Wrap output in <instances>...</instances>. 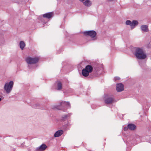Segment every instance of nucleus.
Wrapping results in <instances>:
<instances>
[{
  "mask_svg": "<svg viewBox=\"0 0 151 151\" xmlns=\"http://www.w3.org/2000/svg\"><path fill=\"white\" fill-rule=\"evenodd\" d=\"M89 73L88 71L84 69H83L82 70V73L83 76L84 77H87L89 75Z\"/></svg>",
  "mask_w": 151,
  "mask_h": 151,
  "instance_id": "a211bd4d",
  "label": "nucleus"
},
{
  "mask_svg": "<svg viewBox=\"0 0 151 151\" xmlns=\"http://www.w3.org/2000/svg\"><path fill=\"white\" fill-rule=\"evenodd\" d=\"M109 0V1H113V0Z\"/></svg>",
  "mask_w": 151,
  "mask_h": 151,
  "instance_id": "2f4dec72",
  "label": "nucleus"
},
{
  "mask_svg": "<svg viewBox=\"0 0 151 151\" xmlns=\"http://www.w3.org/2000/svg\"><path fill=\"white\" fill-rule=\"evenodd\" d=\"M19 46L20 48L22 50H23L25 46L24 42L23 41H21L19 43Z\"/></svg>",
  "mask_w": 151,
  "mask_h": 151,
  "instance_id": "412c9836",
  "label": "nucleus"
},
{
  "mask_svg": "<svg viewBox=\"0 0 151 151\" xmlns=\"http://www.w3.org/2000/svg\"><path fill=\"white\" fill-rule=\"evenodd\" d=\"M4 98V97L3 96H2L1 97H0V102Z\"/></svg>",
  "mask_w": 151,
  "mask_h": 151,
  "instance_id": "cd10ccee",
  "label": "nucleus"
},
{
  "mask_svg": "<svg viewBox=\"0 0 151 151\" xmlns=\"http://www.w3.org/2000/svg\"><path fill=\"white\" fill-rule=\"evenodd\" d=\"M14 85L12 81L6 83L4 86V89L7 94L10 93Z\"/></svg>",
  "mask_w": 151,
  "mask_h": 151,
  "instance_id": "f03ea898",
  "label": "nucleus"
},
{
  "mask_svg": "<svg viewBox=\"0 0 151 151\" xmlns=\"http://www.w3.org/2000/svg\"><path fill=\"white\" fill-rule=\"evenodd\" d=\"M70 125V124L68 121V122L67 124H66L64 125V127L65 128H67Z\"/></svg>",
  "mask_w": 151,
  "mask_h": 151,
  "instance_id": "393cba45",
  "label": "nucleus"
},
{
  "mask_svg": "<svg viewBox=\"0 0 151 151\" xmlns=\"http://www.w3.org/2000/svg\"><path fill=\"white\" fill-rule=\"evenodd\" d=\"M139 64L140 65H141L140 62L139 61Z\"/></svg>",
  "mask_w": 151,
  "mask_h": 151,
  "instance_id": "7c9ffc66",
  "label": "nucleus"
},
{
  "mask_svg": "<svg viewBox=\"0 0 151 151\" xmlns=\"http://www.w3.org/2000/svg\"><path fill=\"white\" fill-rule=\"evenodd\" d=\"M132 24L130 25L131 29H132L134 28L138 24V22L137 20H133L132 22H131Z\"/></svg>",
  "mask_w": 151,
  "mask_h": 151,
  "instance_id": "4468645a",
  "label": "nucleus"
},
{
  "mask_svg": "<svg viewBox=\"0 0 151 151\" xmlns=\"http://www.w3.org/2000/svg\"><path fill=\"white\" fill-rule=\"evenodd\" d=\"M120 79V78L119 77H116L114 78V79L115 81L119 80Z\"/></svg>",
  "mask_w": 151,
  "mask_h": 151,
  "instance_id": "bb28decb",
  "label": "nucleus"
},
{
  "mask_svg": "<svg viewBox=\"0 0 151 151\" xmlns=\"http://www.w3.org/2000/svg\"><path fill=\"white\" fill-rule=\"evenodd\" d=\"M93 75L94 77L98 76L100 74V73H99L97 71H96L95 73L93 72Z\"/></svg>",
  "mask_w": 151,
  "mask_h": 151,
  "instance_id": "b1692460",
  "label": "nucleus"
},
{
  "mask_svg": "<svg viewBox=\"0 0 151 151\" xmlns=\"http://www.w3.org/2000/svg\"><path fill=\"white\" fill-rule=\"evenodd\" d=\"M57 90H60L62 88V83L59 81H58L57 82Z\"/></svg>",
  "mask_w": 151,
  "mask_h": 151,
  "instance_id": "f3484780",
  "label": "nucleus"
},
{
  "mask_svg": "<svg viewBox=\"0 0 151 151\" xmlns=\"http://www.w3.org/2000/svg\"><path fill=\"white\" fill-rule=\"evenodd\" d=\"M85 70H86L89 73H91L93 70V68L92 66L90 65H88L86 66V67L84 68Z\"/></svg>",
  "mask_w": 151,
  "mask_h": 151,
  "instance_id": "f8f14e48",
  "label": "nucleus"
},
{
  "mask_svg": "<svg viewBox=\"0 0 151 151\" xmlns=\"http://www.w3.org/2000/svg\"><path fill=\"white\" fill-rule=\"evenodd\" d=\"M63 132V130H59L56 131L54 134V136L55 137H58L60 136Z\"/></svg>",
  "mask_w": 151,
  "mask_h": 151,
  "instance_id": "1a4fd4ad",
  "label": "nucleus"
},
{
  "mask_svg": "<svg viewBox=\"0 0 151 151\" xmlns=\"http://www.w3.org/2000/svg\"><path fill=\"white\" fill-rule=\"evenodd\" d=\"M1 137V136H0V138Z\"/></svg>",
  "mask_w": 151,
  "mask_h": 151,
  "instance_id": "473e14b6",
  "label": "nucleus"
},
{
  "mask_svg": "<svg viewBox=\"0 0 151 151\" xmlns=\"http://www.w3.org/2000/svg\"><path fill=\"white\" fill-rule=\"evenodd\" d=\"M134 54L137 59L143 60L147 57L146 55L142 48H135Z\"/></svg>",
  "mask_w": 151,
  "mask_h": 151,
  "instance_id": "f257e3e1",
  "label": "nucleus"
},
{
  "mask_svg": "<svg viewBox=\"0 0 151 151\" xmlns=\"http://www.w3.org/2000/svg\"><path fill=\"white\" fill-rule=\"evenodd\" d=\"M39 58L38 57H28L26 59L27 63L29 64H32L37 63L39 61Z\"/></svg>",
  "mask_w": 151,
  "mask_h": 151,
  "instance_id": "20e7f679",
  "label": "nucleus"
},
{
  "mask_svg": "<svg viewBox=\"0 0 151 151\" xmlns=\"http://www.w3.org/2000/svg\"><path fill=\"white\" fill-rule=\"evenodd\" d=\"M134 140L136 141L140 142L141 141L144 142V141L143 140L144 137H142L138 135H134Z\"/></svg>",
  "mask_w": 151,
  "mask_h": 151,
  "instance_id": "6e6552de",
  "label": "nucleus"
},
{
  "mask_svg": "<svg viewBox=\"0 0 151 151\" xmlns=\"http://www.w3.org/2000/svg\"><path fill=\"white\" fill-rule=\"evenodd\" d=\"M53 13L52 12H48L43 15V17L44 18L47 19H50L52 17Z\"/></svg>",
  "mask_w": 151,
  "mask_h": 151,
  "instance_id": "9b49d317",
  "label": "nucleus"
},
{
  "mask_svg": "<svg viewBox=\"0 0 151 151\" xmlns=\"http://www.w3.org/2000/svg\"><path fill=\"white\" fill-rule=\"evenodd\" d=\"M126 24L127 25H129L130 26L131 24H131V22L129 20H127L126 21Z\"/></svg>",
  "mask_w": 151,
  "mask_h": 151,
  "instance_id": "5701e85b",
  "label": "nucleus"
},
{
  "mask_svg": "<svg viewBox=\"0 0 151 151\" xmlns=\"http://www.w3.org/2000/svg\"><path fill=\"white\" fill-rule=\"evenodd\" d=\"M114 99L112 97H109L106 98L104 100L105 102L107 104H110L113 102Z\"/></svg>",
  "mask_w": 151,
  "mask_h": 151,
  "instance_id": "0eeeda50",
  "label": "nucleus"
},
{
  "mask_svg": "<svg viewBox=\"0 0 151 151\" xmlns=\"http://www.w3.org/2000/svg\"><path fill=\"white\" fill-rule=\"evenodd\" d=\"M129 129L131 130H134L136 128V126L134 124H129L128 125Z\"/></svg>",
  "mask_w": 151,
  "mask_h": 151,
  "instance_id": "2eb2a0df",
  "label": "nucleus"
},
{
  "mask_svg": "<svg viewBox=\"0 0 151 151\" xmlns=\"http://www.w3.org/2000/svg\"><path fill=\"white\" fill-rule=\"evenodd\" d=\"M70 116V114H65L62 116L61 117V120L65 121L66 120H68V118Z\"/></svg>",
  "mask_w": 151,
  "mask_h": 151,
  "instance_id": "ddd939ff",
  "label": "nucleus"
},
{
  "mask_svg": "<svg viewBox=\"0 0 151 151\" xmlns=\"http://www.w3.org/2000/svg\"><path fill=\"white\" fill-rule=\"evenodd\" d=\"M129 129L128 126L127 127H124V131H126Z\"/></svg>",
  "mask_w": 151,
  "mask_h": 151,
  "instance_id": "a878e982",
  "label": "nucleus"
},
{
  "mask_svg": "<svg viewBox=\"0 0 151 151\" xmlns=\"http://www.w3.org/2000/svg\"><path fill=\"white\" fill-rule=\"evenodd\" d=\"M83 4L86 6H89L91 5V3L89 0H86L83 2Z\"/></svg>",
  "mask_w": 151,
  "mask_h": 151,
  "instance_id": "6ab92c4d",
  "label": "nucleus"
},
{
  "mask_svg": "<svg viewBox=\"0 0 151 151\" xmlns=\"http://www.w3.org/2000/svg\"><path fill=\"white\" fill-rule=\"evenodd\" d=\"M47 147V146L45 144H43L39 147L36 148L34 151H43Z\"/></svg>",
  "mask_w": 151,
  "mask_h": 151,
  "instance_id": "39448f33",
  "label": "nucleus"
},
{
  "mask_svg": "<svg viewBox=\"0 0 151 151\" xmlns=\"http://www.w3.org/2000/svg\"><path fill=\"white\" fill-rule=\"evenodd\" d=\"M2 96H3V93L0 91V97H1Z\"/></svg>",
  "mask_w": 151,
  "mask_h": 151,
  "instance_id": "c85d7f7f",
  "label": "nucleus"
},
{
  "mask_svg": "<svg viewBox=\"0 0 151 151\" xmlns=\"http://www.w3.org/2000/svg\"><path fill=\"white\" fill-rule=\"evenodd\" d=\"M142 30L144 32H147L148 31V26L147 25H142L141 27Z\"/></svg>",
  "mask_w": 151,
  "mask_h": 151,
  "instance_id": "aec40b11",
  "label": "nucleus"
},
{
  "mask_svg": "<svg viewBox=\"0 0 151 151\" xmlns=\"http://www.w3.org/2000/svg\"><path fill=\"white\" fill-rule=\"evenodd\" d=\"M60 105L63 106H66L68 108L70 107V103L69 102L63 101L60 103Z\"/></svg>",
  "mask_w": 151,
  "mask_h": 151,
  "instance_id": "9d476101",
  "label": "nucleus"
},
{
  "mask_svg": "<svg viewBox=\"0 0 151 151\" xmlns=\"http://www.w3.org/2000/svg\"><path fill=\"white\" fill-rule=\"evenodd\" d=\"M80 1L83 2L85 0H79Z\"/></svg>",
  "mask_w": 151,
  "mask_h": 151,
  "instance_id": "c756f323",
  "label": "nucleus"
},
{
  "mask_svg": "<svg viewBox=\"0 0 151 151\" xmlns=\"http://www.w3.org/2000/svg\"><path fill=\"white\" fill-rule=\"evenodd\" d=\"M116 90L118 92H120L123 91L124 90V86L123 84L121 83L117 84Z\"/></svg>",
  "mask_w": 151,
  "mask_h": 151,
  "instance_id": "423d86ee",
  "label": "nucleus"
},
{
  "mask_svg": "<svg viewBox=\"0 0 151 151\" xmlns=\"http://www.w3.org/2000/svg\"><path fill=\"white\" fill-rule=\"evenodd\" d=\"M83 33L86 36H90L91 38V40H95L97 39V37L96 36V33L94 31L91 30L85 31L83 32Z\"/></svg>",
  "mask_w": 151,
  "mask_h": 151,
  "instance_id": "7ed1b4c3",
  "label": "nucleus"
},
{
  "mask_svg": "<svg viewBox=\"0 0 151 151\" xmlns=\"http://www.w3.org/2000/svg\"><path fill=\"white\" fill-rule=\"evenodd\" d=\"M42 104L39 103H37V104H34L32 105V107L34 108H39L42 109L41 107Z\"/></svg>",
  "mask_w": 151,
  "mask_h": 151,
  "instance_id": "dca6fc26",
  "label": "nucleus"
},
{
  "mask_svg": "<svg viewBox=\"0 0 151 151\" xmlns=\"http://www.w3.org/2000/svg\"><path fill=\"white\" fill-rule=\"evenodd\" d=\"M145 138L147 141L150 142L151 143V136H150V137L148 136H146L145 137Z\"/></svg>",
  "mask_w": 151,
  "mask_h": 151,
  "instance_id": "4be33fe9",
  "label": "nucleus"
}]
</instances>
